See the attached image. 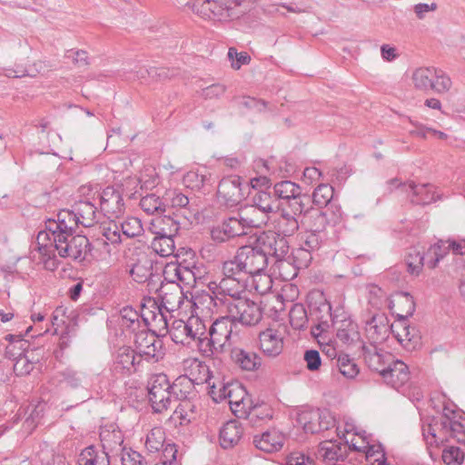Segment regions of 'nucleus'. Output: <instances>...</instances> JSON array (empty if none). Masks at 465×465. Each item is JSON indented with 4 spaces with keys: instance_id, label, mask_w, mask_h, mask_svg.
Here are the masks:
<instances>
[{
    "instance_id": "f257e3e1",
    "label": "nucleus",
    "mask_w": 465,
    "mask_h": 465,
    "mask_svg": "<svg viewBox=\"0 0 465 465\" xmlns=\"http://www.w3.org/2000/svg\"><path fill=\"white\" fill-rule=\"evenodd\" d=\"M76 230H67L54 219L45 221V230L37 234L36 241L45 269L54 271L58 267L54 251L62 258L83 261L91 253L92 244L82 234H74Z\"/></svg>"
},
{
    "instance_id": "f03ea898",
    "label": "nucleus",
    "mask_w": 465,
    "mask_h": 465,
    "mask_svg": "<svg viewBox=\"0 0 465 465\" xmlns=\"http://www.w3.org/2000/svg\"><path fill=\"white\" fill-rule=\"evenodd\" d=\"M228 315L215 319L209 328L205 326L200 341V351L205 357H213L230 351L237 343L239 334Z\"/></svg>"
},
{
    "instance_id": "7ed1b4c3",
    "label": "nucleus",
    "mask_w": 465,
    "mask_h": 465,
    "mask_svg": "<svg viewBox=\"0 0 465 465\" xmlns=\"http://www.w3.org/2000/svg\"><path fill=\"white\" fill-rule=\"evenodd\" d=\"M163 282H159L160 287L157 285L153 289L155 292H159V298L161 300L160 304L154 299L148 298L144 299L152 307H154L158 310L161 320L163 321L165 326L168 325L167 314H170L173 312L179 310L182 304L184 302V292L183 288L179 284L174 283L169 280H164Z\"/></svg>"
},
{
    "instance_id": "20e7f679",
    "label": "nucleus",
    "mask_w": 465,
    "mask_h": 465,
    "mask_svg": "<svg viewBox=\"0 0 465 465\" xmlns=\"http://www.w3.org/2000/svg\"><path fill=\"white\" fill-rule=\"evenodd\" d=\"M53 219L67 230H76L79 225L91 227L97 223V208L89 201H79L74 210H61Z\"/></svg>"
},
{
    "instance_id": "39448f33",
    "label": "nucleus",
    "mask_w": 465,
    "mask_h": 465,
    "mask_svg": "<svg viewBox=\"0 0 465 465\" xmlns=\"http://www.w3.org/2000/svg\"><path fill=\"white\" fill-rule=\"evenodd\" d=\"M102 241L105 246L116 247L123 242V236L134 238L142 234L143 229L141 221L136 217H128L121 223L111 220L109 223L100 226Z\"/></svg>"
},
{
    "instance_id": "423d86ee",
    "label": "nucleus",
    "mask_w": 465,
    "mask_h": 465,
    "mask_svg": "<svg viewBox=\"0 0 465 465\" xmlns=\"http://www.w3.org/2000/svg\"><path fill=\"white\" fill-rule=\"evenodd\" d=\"M309 312L312 327V334L315 337L328 332L331 328L335 313L331 312V306L325 299L323 293H312L309 297Z\"/></svg>"
},
{
    "instance_id": "0eeeda50",
    "label": "nucleus",
    "mask_w": 465,
    "mask_h": 465,
    "mask_svg": "<svg viewBox=\"0 0 465 465\" xmlns=\"http://www.w3.org/2000/svg\"><path fill=\"white\" fill-rule=\"evenodd\" d=\"M223 276L219 282H211L208 289L211 292L210 300L215 307L228 306L232 300L240 299L242 292L250 284L243 283L241 279Z\"/></svg>"
},
{
    "instance_id": "6e6552de",
    "label": "nucleus",
    "mask_w": 465,
    "mask_h": 465,
    "mask_svg": "<svg viewBox=\"0 0 465 465\" xmlns=\"http://www.w3.org/2000/svg\"><path fill=\"white\" fill-rule=\"evenodd\" d=\"M412 82L419 90L434 91L437 94L447 93L452 85L450 78L446 74L432 67L416 69L412 74Z\"/></svg>"
},
{
    "instance_id": "1a4fd4ad",
    "label": "nucleus",
    "mask_w": 465,
    "mask_h": 465,
    "mask_svg": "<svg viewBox=\"0 0 465 465\" xmlns=\"http://www.w3.org/2000/svg\"><path fill=\"white\" fill-rule=\"evenodd\" d=\"M227 315L237 326L238 323L245 326H252L257 324L262 317L260 305L249 299L232 300V303L226 306Z\"/></svg>"
},
{
    "instance_id": "9d476101",
    "label": "nucleus",
    "mask_w": 465,
    "mask_h": 465,
    "mask_svg": "<svg viewBox=\"0 0 465 465\" xmlns=\"http://www.w3.org/2000/svg\"><path fill=\"white\" fill-rule=\"evenodd\" d=\"M272 192L274 198L278 200L286 201V208H293L295 212H305L306 205L310 204L311 197L308 194L302 193V188L299 184L290 181L284 180L276 183Z\"/></svg>"
},
{
    "instance_id": "9b49d317",
    "label": "nucleus",
    "mask_w": 465,
    "mask_h": 465,
    "mask_svg": "<svg viewBox=\"0 0 465 465\" xmlns=\"http://www.w3.org/2000/svg\"><path fill=\"white\" fill-rule=\"evenodd\" d=\"M134 345L139 359L144 357L146 360L158 361L164 355L162 339L155 331L148 330L147 327H143L134 333Z\"/></svg>"
},
{
    "instance_id": "f8f14e48",
    "label": "nucleus",
    "mask_w": 465,
    "mask_h": 465,
    "mask_svg": "<svg viewBox=\"0 0 465 465\" xmlns=\"http://www.w3.org/2000/svg\"><path fill=\"white\" fill-rule=\"evenodd\" d=\"M172 384L167 375L159 373L153 375L148 382V398L154 412L166 411L173 399Z\"/></svg>"
},
{
    "instance_id": "ddd939ff",
    "label": "nucleus",
    "mask_w": 465,
    "mask_h": 465,
    "mask_svg": "<svg viewBox=\"0 0 465 465\" xmlns=\"http://www.w3.org/2000/svg\"><path fill=\"white\" fill-rule=\"evenodd\" d=\"M203 333H205V324L199 317H190L187 322L174 320L170 331L171 338L175 343L186 344L193 340L197 341L199 349Z\"/></svg>"
},
{
    "instance_id": "4468645a",
    "label": "nucleus",
    "mask_w": 465,
    "mask_h": 465,
    "mask_svg": "<svg viewBox=\"0 0 465 465\" xmlns=\"http://www.w3.org/2000/svg\"><path fill=\"white\" fill-rule=\"evenodd\" d=\"M304 212L294 211L293 208L280 207V211L273 213L270 218L269 223L272 231L271 232L279 236L287 237L293 235L300 227L299 217Z\"/></svg>"
},
{
    "instance_id": "2eb2a0df",
    "label": "nucleus",
    "mask_w": 465,
    "mask_h": 465,
    "mask_svg": "<svg viewBox=\"0 0 465 465\" xmlns=\"http://www.w3.org/2000/svg\"><path fill=\"white\" fill-rule=\"evenodd\" d=\"M262 253L267 258L268 263L271 260L282 262L289 252V242L283 236H279L271 232L260 235L256 241Z\"/></svg>"
},
{
    "instance_id": "dca6fc26",
    "label": "nucleus",
    "mask_w": 465,
    "mask_h": 465,
    "mask_svg": "<svg viewBox=\"0 0 465 465\" xmlns=\"http://www.w3.org/2000/svg\"><path fill=\"white\" fill-rule=\"evenodd\" d=\"M260 182H262V184L265 185L269 183V180L266 177H262L255 178L251 181L252 191L250 192L249 202L252 203V206L271 218L273 216V213L280 211L282 204L274 198L272 192L270 191V187L266 190L256 189Z\"/></svg>"
},
{
    "instance_id": "f3484780",
    "label": "nucleus",
    "mask_w": 465,
    "mask_h": 465,
    "mask_svg": "<svg viewBox=\"0 0 465 465\" xmlns=\"http://www.w3.org/2000/svg\"><path fill=\"white\" fill-rule=\"evenodd\" d=\"M247 232L248 228L237 212L223 219L220 224L213 226L211 230V237L214 242L222 243L235 237L246 235Z\"/></svg>"
},
{
    "instance_id": "a211bd4d",
    "label": "nucleus",
    "mask_w": 465,
    "mask_h": 465,
    "mask_svg": "<svg viewBox=\"0 0 465 465\" xmlns=\"http://www.w3.org/2000/svg\"><path fill=\"white\" fill-rule=\"evenodd\" d=\"M99 196L100 210L110 221L124 214L125 204L120 187L107 186L100 193Z\"/></svg>"
},
{
    "instance_id": "6ab92c4d",
    "label": "nucleus",
    "mask_w": 465,
    "mask_h": 465,
    "mask_svg": "<svg viewBox=\"0 0 465 465\" xmlns=\"http://www.w3.org/2000/svg\"><path fill=\"white\" fill-rule=\"evenodd\" d=\"M236 256L249 276L263 272L269 265L267 258L262 253L256 242L240 247Z\"/></svg>"
},
{
    "instance_id": "aec40b11",
    "label": "nucleus",
    "mask_w": 465,
    "mask_h": 465,
    "mask_svg": "<svg viewBox=\"0 0 465 465\" xmlns=\"http://www.w3.org/2000/svg\"><path fill=\"white\" fill-rule=\"evenodd\" d=\"M163 195L166 211L168 208L180 210L187 220L195 216L199 212L195 197H191L180 189H168Z\"/></svg>"
},
{
    "instance_id": "412c9836",
    "label": "nucleus",
    "mask_w": 465,
    "mask_h": 465,
    "mask_svg": "<svg viewBox=\"0 0 465 465\" xmlns=\"http://www.w3.org/2000/svg\"><path fill=\"white\" fill-rule=\"evenodd\" d=\"M218 202L226 207H233L242 202L244 193L242 190V182L239 176L223 178L217 190Z\"/></svg>"
},
{
    "instance_id": "4be33fe9",
    "label": "nucleus",
    "mask_w": 465,
    "mask_h": 465,
    "mask_svg": "<svg viewBox=\"0 0 465 465\" xmlns=\"http://www.w3.org/2000/svg\"><path fill=\"white\" fill-rule=\"evenodd\" d=\"M393 325L390 324V320L385 313H375L366 322L365 335L369 341V345H377L384 342L391 331L392 332Z\"/></svg>"
},
{
    "instance_id": "5701e85b",
    "label": "nucleus",
    "mask_w": 465,
    "mask_h": 465,
    "mask_svg": "<svg viewBox=\"0 0 465 465\" xmlns=\"http://www.w3.org/2000/svg\"><path fill=\"white\" fill-rule=\"evenodd\" d=\"M336 331L337 339L343 344H351L360 339L358 325L350 317V315L341 311L335 312L334 321L331 328Z\"/></svg>"
},
{
    "instance_id": "b1692460",
    "label": "nucleus",
    "mask_w": 465,
    "mask_h": 465,
    "mask_svg": "<svg viewBox=\"0 0 465 465\" xmlns=\"http://www.w3.org/2000/svg\"><path fill=\"white\" fill-rule=\"evenodd\" d=\"M348 449H352L348 441L337 442L332 440H324L320 443L316 457L327 465H335L339 460H343L347 455Z\"/></svg>"
},
{
    "instance_id": "393cba45",
    "label": "nucleus",
    "mask_w": 465,
    "mask_h": 465,
    "mask_svg": "<svg viewBox=\"0 0 465 465\" xmlns=\"http://www.w3.org/2000/svg\"><path fill=\"white\" fill-rule=\"evenodd\" d=\"M130 274L139 283L147 282L150 291L162 280V275L153 270V262L148 258L138 260L130 270Z\"/></svg>"
},
{
    "instance_id": "a878e982",
    "label": "nucleus",
    "mask_w": 465,
    "mask_h": 465,
    "mask_svg": "<svg viewBox=\"0 0 465 465\" xmlns=\"http://www.w3.org/2000/svg\"><path fill=\"white\" fill-rule=\"evenodd\" d=\"M100 440L102 442L103 450L107 457L111 459L112 456L122 454L125 449L124 444V435L122 431L115 428L114 425L102 428L100 431Z\"/></svg>"
},
{
    "instance_id": "bb28decb",
    "label": "nucleus",
    "mask_w": 465,
    "mask_h": 465,
    "mask_svg": "<svg viewBox=\"0 0 465 465\" xmlns=\"http://www.w3.org/2000/svg\"><path fill=\"white\" fill-rule=\"evenodd\" d=\"M361 350L362 357L367 366L371 371H377L381 375L394 357L391 353L379 349L377 345H366L363 343Z\"/></svg>"
},
{
    "instance_id": "cd10ccee",
    "label": "nucleus",
    "mask_w": 465,
    "mask_h": 465,
    "mask_svg": "<svg viewBox=\"0 0 465 465\" xmlns=\"http://www.w3.org/2000/svg\"><path fill=\"white\" fill-rule=\"evenodd\" d=\"M386 383L396 390H399L410 380V371L408 366L400 360L391 361L381 374Z\"/></svg>"
},
{
    "instance_id": "c85d7f7f",
    "label": "nucleus",
    "mask_w": 465,
    "mask_h": 465,
    "mask_svg": "<svg viewBox=\"0 0 465 465\" xmlns=\"http://www.w3.org/2000/svg\"><path fill=\"white\" fill-rule=\"evenodd\" d=\"M402 188L405 189V193L414 204H430L440 198L435 194L434 188L430 183L416 184L414 182H409L408 184H403Z\"/></svg>"
},
{
    "instance_id": "c756f323",
    "label": "nucleus",
    "mask_w": 465,
    "mask_h": 465,
    "mask_svg": "<svg viewBox=\"0 0 465 465\" xmlns=\"http://www.w3.org/2000/svg\"><path fill=\"white\" fill-rule=\"evenodd\" d=\"M163 275L164 280L173 282L182 287H192L196 282V276L193 269L182 263L168 265Z\"/></svg>"
},
{
    "instance_id": "7c9ffc66",
    "label": "nucleus",
    "mask_w": 465,
    "mask_h": 465,
    "mask_svg": "<svg viewBox=\"0 0 465 465\" xmlns=\"http://www.w3.org/2000/svg\"><path fill=\"white\" fill-rule=\"evenodd\" d=\"M284 440V434L274 429L253 437L254 446L258 450L268 453L280 450L283 446Z\"/></svg>"
},
{
    "instance_id": "2f4dec72",
    "label": "nucleus",
    "mask_w": 465,
    "mask_h": 465,
    "mask_svg": "<svg viewBox=\"0 0 465 465\" xmlns=\"http://www.w3.org/2000/svg\"><path fill=\"white\" fill-rule=\"evenodd\" d=\"M259 347L265 355L275 357L282 351V338L278 334L277 330L266 329L259 333Z\"/></svg>"
},
{
    "instance_id": "473e14b6",
    "label": "nucleus",
    "mask_w": 465,
    "mask_h": 465,
    "mask_svg": "<svg viewBox=\"0 0 465 465\" xmlns=\"http://www.w3.org/2000/svg\"><path fill=\"white\" fill-rule=\"evenodd\" d=\"M231 358L242 370L253 371L262 366V358L256 352L233 346Z\"/></svg>"
},
{
    "instance_id": "72a5a7b5",
    "label": "nucleus",
    "mask_w": 465,
    "mask_h": 465,
    "mask_svg": "<svg viewBox=\"0 0 465 465\" xmlns=\"http://www.w3.org/2000/svg\"><path fill=\"white\" fill-rule=\"evenodd\" d=\"M231 390L228 391L227 398L232 411L235 414L243 413L252 404L251 399L247 397L245 388L238 381H232Z\"/></svg>"
},
{
    "instance_id": "f704fd0d",
    "label": "nucleus",
    "mask_w": 465,
    "mask_h": 465,
    "mask_svg": "<svg viewBox=\"0 0 465 465\" xmlns=\"http://www.w3.org/2000/svg\"><path fill=\"white\" fill-rule=\"evenodd\" d=\"M119 324L122 328L135 333L148 326V320L131 306H125L120 311Z\"/></svg>"
},
{
    "instance_id": "c9c22d12",
    "label": "nucleus",
    "mask_w": 465,
    "mask_h": 465,
    "mask_svg": "<svg viewBox=\"0 0 465 465\" xmlns=\"http://www.w3.org/2000/svg\"><path fill=\"white\" fill-rule=\"evenodd\" d=\"M180 229L179 223L171 215H158L152 219L150 232L154 235L176 236Z\"/></svg>"
},
{
    "instance_id": "e433bc0d",
    "label": "nucleus",
    "mask_w": 465,
    "mask_h": 465,
    "mask_svg": "<svg viewBox=\"0 0 465 465\" xmlns=\"http://www.w3.org/2000/svg\"><path fill=\"white\" fill-rule=\"evenodd\" d=\"M392 333L397 341L407 349L414 348L420 339L416 328L407 324L405 319L400 321L396 327H393Z\"/></svg>"
},
{
    "instance_id": "4c0bfd02",
    "label": "nucleus",
    "mask_w": 465,
    "mask_h": 465,
    "mask_svg": "<svg viewBox=\"0 0 465 465\" xmlns=\"http://www.w3.org/2000/svg\"><path fill=\"white\" fill-rule=\"evenodd\" d=\"M243 430L237 420L227 421L220 430V444L223 449H230L238 444L242 437Z\"/></svg>"
},
{
    "instance_id": "58836bf2",
    "label": "nucleus",
    "mask_w": 465,
    "mask_h": 465,
    "mask_svg": "<svg viewBox=\"0 0 465 465\" xmlns=\"http://www.w3.org/2000/svg\"><path fill=\"white\" fill-rule=\"evenodd\" d=\"M239 215L248 230L252 228H262L269 223L270 218L260 212L257 208L249 203L238 211Z\"/></svg>"
},
{
    "instance_id": "ea45409f",
    "label": "nucleus",
    "mask_w": 465,
    "mask_h": 465,
    "mask_svg": "<svg viewBox=\"0 0 465 465\" xmlns=\"http://www.w3.org/2000/svg\"><path fill=\"white\" fill-rule=\"evenodd\" d=\"M203 369L207 373L205 382L208 385L209 394L212 397V399L215 402H221L223 400H226L228 391L231 390L230 387H232V381L225 382L223 380L214 378L207 366H204Z\"/></svg>"
},
{
    "instance_id": "a19ab883",
    "label": "nucleus",
    "mask_w": 465,
    "mask_h": 465,
    "mask_svg": "<svg viewBox=\"0 0 465 465\" xmlns=\"http://www.w3.org/2000/svg\"><path fill=\"white\" fill-rule=\"evenodd\" d=\"M240 416H245L252 426L257 427L267 422L272 418V410L265 403L254 405L252 403L243 413L240 414Z\"/></svg>"
},
{
    "instance_id": "79ce46f5",
    "label": "nucleus",
    "mask_w": 465,
    "mask_h": 465,
    "mask_svg": "<svg viewBox=\"0 0 465 465\" xmlns=\"http://www.w3.org/2000/svg\"><path fill=\"white\" fill-rule=\"evenodd\" d=\"M141 359L138 358V354L134 350L129 347L122 348L114 362L115 370H120L122 372L131 373L136 371V367L140 364Z\"/></svg>"
},
{
    "instance_id": "37998d69",
    "label": "nucleus",
    "mask_w": 465,
    "mask_h": 465,
    "mask_svg": "<svg viewBox=\"0 0 465 465\" xmlns=\"http://www.w3.org/2000/svg\"><path fill=\"white\" fill-rule=\"evenodd\" d=\"M77 463L78 465H110V459L105 452L89 446L80 452Z\"/></svg>"
},
{
    "instance_id": "c03bdc74",
    "label": "nucleus",
    "mask_w": 465,
    "mask_h": 465,
    "mask_svg": "<svg viewBox=\"0 0 465 465\" xmlns=\"http://www.w3.org/2000/svg\"><path fill=\"white\" fill-rule=\"evenodd\" d=\"M139 205L149 215L158 216L166 213L164 195L161 197L156 193H147L141 198Z\"/></svg>"
},
{
    "instance_id": "a18cd8bd",
    "label": "nucleus",
    "mask_w": 465,
    "mask_h": 465,
    "mask_svg": "<svg viewBox=\"0 0 465 465\" xmlns=\"http://www.w3.org/2000/svg\"><path fill=\"white\" fill-rule=\"evenodd\" d=\"M173 398L176 401L190 400L194 393V383L188 376L183 375L177 378L172 384Z\"/></svg>"
},
{
    "instance_id": "49530a36",
    "label": "nucleus",
    "mask_w": 465,
    "mask_h": 465,
    "mask_svg": "<svg viewBox=\"0 0 465 465\" xmlns=\"http://www.w3.org/2000/svg\"><path fill=\"white\" fill-rule=\"evenodd\" d=\"M222 273L223 276L229 278L241 279L243 283L249 284L250 277L246 271L243 269L239 258L234 255L232 260L225 261L222 264Z\"/></svg>"
},
{
    "instance_id": "de8ad7c7",
    "label": "nucleus",
    "mask_w": 465,
    "mask_h": 465,
    "mask_svg": "<svg viewBox=\"0 0 465 465\" xmlns=\"http://www.w3.org/2000/svg\"><path fill=\"white\" fill-rule=\"evenodd\" d=\"M450 250V242L448 241H439L434 245L430 246L426 253V264L430 269L437 266L438 262L448 253Z\"/></svg>"
},
{
    "instance_id": "09e8293b",
    "label": "nucleus",
    "mask_w": 465,
    "mask_h": 465,
    "mask_svg": "<svg viewBox=\"0 0 465 465\" xmlns=\"http://www.w3.org/2000/svg\"><path fill=\"white\" fill-rule=\"evenodd\" d=\"M174 237L165 235L154 236L151 242V248L162 257L173 255L175 252Z\"/></svg>"
},
{
    "instance_id": "8fccbe9b",
    "label": "nucleus",
    "mask_w": 465,
    "mask_h": 465,
    "mask_svg": "<svg viewBox=\"0 0 465 465\" xmlns=\"http://www.w3.org/2000/svg\"><path fill=\"white\" fill-rule=\"evenodd\" d=\"M290 323L295 330H303L311 321L310 312L308 313L302 303H295L292 306L289 312Z\"/></svg>"
},
{
    "instance_id": "3c124183",
    "label": "nucleus",
    "mask_w": 465,
    "mask_h": 465,
    "mask_svg": "<svg viewBox=\"0 0 465 465\" xmlns=\"http://www.w3.org/2000/svg\"><path fill=\"white\" fill-rule=\"evenodd\" d=\"M176 74L175 70L169 69L166 67H150L141 68L136 72V78L145 79L146 76L151 78L153 81H164L170 79Z\"/></svg>"
},
{
    "instance_id": "603ef678",
    "label": "nucleus",
    "mask_w": 465,
    "mask_h": 465,
    "mask_svg": "<svg viewBox=\"0 0 465 465\" xmlns=\"http://www.w3.org/2000/svg\"><path fill=\"white\" fill-rule=\"evenodd\" d=\"M321 419V411H303L298 415L297 421L306 433H319L318 420Z\"/></svg>"
},
{
    "instance_id": "864d4df0",
    "label": "nucleus",
    "mask_w": 465,
    "mask_h": 465,
    "mask_svg": "<svg viewBox=\"0 0 465 465\" xmlns=\"http://www.w3.org/2000/svg\"><path fill=\"white\" fill-rule=\"evenodd\" d=\"M306 211L302 214L304 219H313L311 230L323 232L324 228L329 223L327 211L323 212L320 208L314 209L306 205Z\"/></svg>"
},
{
    "instance_id": "5fc2aeb1",
    "label": "nucleus",
    "mask_w": 465,
    "mask_h": 465,
    "mask_svg": "<svg viewBox=\"0 0 465 465\" xmlns=\"http://www.w3.org/2000/svg\"><path fill=\"white\" fill-rule=\"evenodd\" d=\"M34 351H25L15 361L14 372L16 376H24L29 374L35 368V364L38 361L33 356Z\"/></svg>"
},
{
    "instance_id": "6e6d98bb",
    "label": "nucleus",
    "mask_w": 465,
    "mask_h": 465,
    "mask_svg": "<svg viewBox=\"0 0 465 465\" xmlns=\"http://www.w3.org/2000/svg\"><path fill=\"white\" fill-rule=\"evenodd\" d=\"M249 287L250 291L254 290L257 293L266 294L272 287V281L270 275L259 272L255 275H250Z\"/></svg>"
},
{
    "instance_id": "4d7b16f0",
    "label": "nucleus",
    "mask_w": 465,
    "mask_h": 465,
    "mask_svg": "<svg viewBox=\"0 0 465 465\" xmlns=\"http://www.w3.org/2000/svg\"><path fill=\"white\" fill-rule=\"evenodd\" d=\"M334 189L328 183L319 184L312 193V203L322 208L327 206L333 198Z\"/></svg>"
},
{
    "instance_id": "13d9d810",
    "label": "nucleus",
    "mask_w": 465,
    "mask_h": 465,
    "mask_svg": "<svg viewBox=\"0 0 465 465\" xmlns=\"http://www.w3.org/2000/svg\"><path fill=\"white\" fill-rule=\"evenodd\" d=\"M425 259H427L426 254L415 248L411 249L406 257L408 272L411 274L418 275L425 264Z\"/></svg>"
},
{
    "instance_id": "bf43d9fd",
    "label": "nucleus",
    "mask_w": 465,
    "mask_h": 465,
    "mask_svg": "<svg viewBox=\"0 0 465 465\" xmlns=\"http://www.w3.org/2000/svg\"><path fill=\"white\" fill-rule=\"evenodd\" d=\"M325 237L324 232L309 230L302 236L301 245L309 251L315 252L320 247Z\"/></svg>"
},
{
    "instance_id": "052dcab7",
    "label": "nucleus",
    "mask_w": 465,
    "mask_h": 465,
    "mask_svg": "<svg viewBox=\"0 0 465 465\" xmlns=\"http://www.w3.org/2000/svg\"><path fill=\"white\" fill-rule=\"evenodd\" d=\"M337 366L340 372L346 378L353 379L359 373L357 364L353 362L347 354H342L338 357Z\"/></svg>"
},
{
    "instance_id": "680f3d73",
    "label": "nucleus",
    "mask_w": 465,
    "mask_h": 465,
    "mask_svg": "<svg viewBox=\"0 0 465 465\" xmlns=\"http://www.w3.org/2000/svg\"><path fill=\"white\" fill-rule=\"evenodd\" d=\"M351 446L352 450L365 452L367 457H372L378 453H381V458L376 459V461H378V465H389L386 462L385 452L381 444L375 445L367 442L366 445L362 447H357L354 443H351Z\"/></svg>"
},
{
    "instance_id": "e2e57ef3",
    "label": "nucleus",
    "mask_w": 465,
    "mask_h": 465,
    "mask_svg": "<svg viewBox=\"0 0 465 465\" xmlns=\"http://www.w3.org/2000/svg\"><path fill=\"white\" fill-rule=\"evenodd\" d=\"M441 457L446 465H461L464 460V453L458 447L445 449Z\"/></svg>"
},
{
    "instance_id": "0e129e2a",
    "label": "nucleus",
    "mask_w": 465,
    "mask_h": 465,
    "mask_svg": "<svg viewBox=\"0 0 465 465\" xmlns=\"http://www.w3.org/2000/svg\"><path fill=\"white\" fill-rule=\"evenodd\" d=\"M312 251L307 250L300 245L299 248L292 251L293 261L298 268H306L310 265L312 256Z\"/></svg>"
},
{
    "instance_id": "69168bd1",
    "label": "nucleus",
    "mask_w": 465,
    "mask_h": 465,
    "mask_svg": "<svg viewBox=\"0 0 465 465\" xmlns=\"http://www.w3.org/2000/svg\"><path fill=\"white\" fill-rule=\"evenodd\" d=\"M142 189H153L159 183V176L154 169H147L139 178Z\"/></svg>"
},
{
    "instance_id": "338daca9",
    "label": "nucleus",
    "mask_w": 465,
    "mask_h": 465,
    "mask_svg": "<svg viewBox=\"0 0 465 465\" xmlns=\"http://www.w3.org/2000/svg\"><path fill=\"white\" fill-rule=\"evenodd\" d=\"M228 57L232 61V67L238 70L242 65L247 64L251 61V56L245 53H238L235 48H229Z\"/></svg>"
},
{
    "instance_id": "774afa93",
    "label": "nucleus",
    "mask_w": 465,
    "mask_h": 465,
    "mask_svg": "<svg viewBox=\"0 0 465 465\" xmlns=\"http://www.w3.org/2000/svg\"><path fill=\"white\" fill-rule=\"evenodd\" d=\"M62 377L63 381L68 386L75 389L81 386L84 379V374L73 369L67 368L62 372Z\"/></svg>"
}]
</instances>
